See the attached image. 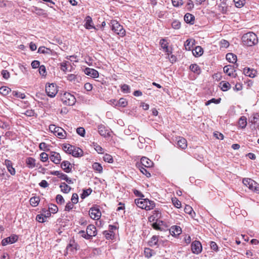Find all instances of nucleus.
I'll list each match as a JSON object with an SVG mask.
<instances>
[{
  "label": "nucleus",
  "instance_id": "f257e3e1",
  "mask_svg": "<svg viewBox=\"0 0 259 259\" xmlns=\"http://www.w3.org/2000/svg\"><path fill=\"white\" fill-rule=\"evenodd\" d=\"M241 40L243 45L248 47L253 46L258 43V38L256 35L252 32H249L243 34Z\"/></svg>",
  "mask_w": 259,
  "mask_h": 259
},
{
  "label": "nucleus",
  "instance_id": "f03ea898",
  "mask_svg": "<svg viewBox=\"0 0 259 259\" xmlns=\"http://www.w3.org/2000/svg\"><path fill=\"white\" fill-rule=\"evenodd\" d=\"M110 25L112 30L116 34L121 37H123L125 35V30L124 29L123 26L116 20H111Z\"/></svg>",
  "mask_w": 259,
  "mask_h": 259
},
{
  "label": "nucleus",
  "instance_id": "7ed1b4c3",
  "mask_svg": "<svg viewBox=\"0 0 259 259\" xmlns=\"http://www.w3.org/2000/svg\"><path fill=\"white\" fill-rule=\"evenodd\" d=\"M61 100L64 104L72 106L76 102L75 97L69 93L65 92L61 97Z\"/></svg>",
  "mask_w": 259,
  "mask_h": 259
},
{
  "label": "nucleus",
  "instance_id": "20e7f679",
  "mask_svg": "<svg viewBox=\"0 0 259 259\" xmlns=\"http://www.w3.org/2000/svg\"><path fill=\"white\" fill-rule=\"evenodd\" d=\"M58 92V88L55 83H47L46 85V93L47 95L51 97H55Z\"/></svg>",
  "mask_w": 259,
  "mask_h": 259
},
{
  "label": "nucleus",
  "instance_id": "39448f33",
  "mask_svg": "<svg viewBox=\"0 0 259 259\" xmlns=\"http://www.w3.org/2000/svg\"><path fill=\"white\" fill-rule=\"evenodd\" d=\"M49 129L59 138L64 139L66 137V132L61 127H57L54 124H51L49 126Z\"/></svg>",
  "mask_w": 259,
  "mask_h": 259
},
{
  "label": "nucleus",
  "instance_id": "423d86ee",
  "mask_svg": "<svg viewBox=\"0 0 259 259\" xmlns=\"http://www.w3.org/2000/svg\"><path fill=\"white\" fill-rule=\"evenodd\" d=\"M202 245L200 241L195 240L191 244V250L193 253L198 254L202 251Z\"/></svg>",
  "mask_w": 259,
  "mask_h": 259
},
{
  "label": "nucleus",
  "instance_id": "0eeeda50",
  "mask_svg": "<svg viewBox=\"0 0 259 259\" xmlns=\"http://www.w3.org/2000/svg\"><path fill=\"white\" fill-rule=\"evenodd\" d=\"M89 215L92 219L98 220L100 218L101 213L99 209L92 207L89 211Z\"/></svg>",
  "mask_w": 259,
  "mask_h": 259
},
{
  "label": "nucleus",
  "instance_id": "6e6552de",
  "mask_svg": "<svg viewBox=\"0 0 259 259\" xmlns=\"http://www.w3.org/2000/svg\"><path fill=\"white\" fill-rule=\"evenodd\" d=\"M18 236L16 235H13L9 237L4 239L2 241V244L3 246H6L9 244H13L18 240Z\"/></svg>",
  "mask_w": 259,
  "mask_h": 259
},
{
  "label": "nucleus",
  "instance_id": "1a4fd4ad",
  "mask_svg": "<svg viewBox=\"0 0 259 259\" xmlns=\"http://www.w3.org/2000/svg\"><path fill=\"white\" fill-rule=\"evenodd\" d=\"M50 160L55 164H59L61 160V155L59 153L52 151L50 156Z\"/></svg>",
  "mask_w": 259,
  "mask_h": 259
},
{
  "label": "nucleus",
  "instance_id": "9d476101",
  "mask_svg": "<svg viewBox=\"0 0 259 259\" xmlns=\"http://www.w3.org/2000/svg\"><path fill=\"white\" fill-rule=\"evenodd\" d=\"M169 232L171 235L177 236L182 233V229L180 226H173L170 227Z\"/></svg>",
  "mask_w": 259,
  "mask_h": 259
},
{
  "label": "nucleus",
  "instance_id": "9b49d317",
  "mask_svg": "<svg viewBox=\"0 0 259 259\" xmlns=\"http://www.w3.org/2000/svg\"><path fill=\"white\" fill-rule=\"evenodd\" d=\"M243 73L245 75L251 78H254L256 76L257 71L250 68H245L243 70Z\"/></svg>",
  "mask_w": 259,
  "mask_h": 259
},
{
  "label": "nucleus",
  "instance_id": "f8f14e48",
  "mask_svg": "<svg viewBox=\"0 0 259 259\" xmlns=\"http://www.w3.org/2000/svg\"><path fill=\"white\" fill-rule=\"evenodd\" d=\"M177 145L182 149H185L187 147V140L183 137H179L177 138Z\"/></svg>",
  "mask_w": 259,
  "mask_h": 259
},
{
  "label": "nucleus",
  "instance_id": "ddd939ff",
  "mask_svg": "<svg viewBox=\"0 0 259 259\" xmlns=\"http://www.w3.org/2000/svg\"><path fill=\"white\" fill-rule=\"evenodd\" d=\"M160 212L158 210H155L153 211V214L149 217V221L152 223L159 221L158 219L160 218Z\"/></svg>",
  "mask_w": 259,
  "mask_h": 259
},
{
  "label": "nucleus",
  "instance_id": "4468645a",
  "mask_svg": "<svg viewBox=\"0 0 259 259\" xmlns=\"http://www.w3.org/2000/svg\"><path fill=\"white\" fill-rule=\"evenodd\" d=\"M135 204L142 209H146L147 203V199L138 198L135 200Z\"/></svg>",
  "mask_w": 259,
  "mask_h": 259
},
{
  "label": "nucleus",
  "instance_id": "2eb2a0df",
  "mask_svg": "<svg viewBox=\"0 0 259 259\" xmlns=\"http://www.w3.org/2000/svg\"><path fill=\"white\" fill-rule=\"evenodd\" d=\"M86 231L88 233V236H90L91 238L97 235V229L94 225H89L87 227Z\"/></svg>",
  "mask_w": 259,
  "mask_h": 259
},
{
  "label": "nucleus",
  "instance_id": "dca6fc26",
  "mask_svg": "<svg viewBox=\"0 0 259 259\" xmlns=\"http://www.w3.org/2000/svg\"><path fill=\"white\" fill-rule=\"evenodd\" d=\"M61 167L67 173L71 172L72 166L68 161H63L61 164Z\"/></svg>",
  "mask_w": 259,
  "mask_h": 259
},
{
  "label": "nucleus",
  "instance_id": "f3484780",
  "mask_svg": "<svg viewBox=\"0 0 259 259\" xmlns=\"http://www.w3.org/2000/svg\"><path fill=\"white\" fill-rule=\"evenodd\" d=\"M84 73L92 77L93 78H97L99 76L98 72L93 68H87L84 70Z\"/></svg>",
  "mask_w": 259,
  "mask_h": 259
},
{
  "label": "nucleus",
  "instance_id": "a211bd4d",
  "mask_svg": "<svg viewBox=\"0 0 259 259\" xmlns=\"http://www.w3.org/2000/svg\"><path fill=\"white\" fill-rule=\"evenodd\" d=\"M5 164L6 165L8 171L11 174V175L13 176L15 175L16 174V171L15 168L13 167L12 161L6 159L5 161Z\"/></svg>",
  "mask_w": 259,
  "mask_h": 259
},
{
  "label": "nucleus",
  "instance_id": "6ab92c4d",
  "mask_svg": "<svg viewBox=\"0 0 259 259\" xmlns=\"http://www.w3.org/2000/svg\"><path fill=\"white\" fill-rule=\"evenodd\" d=\"M98 132L99 134L104 137H106L109 136V131L106 128L104 125L100 124L98 126Z\"/></svg>",
  "mask_w": 259,
  "mask_h": 259
},
{
  "label": "nucleus",
  "instance_id": "aec40b11",
  "mask_svg": "<svg viewBox=\"0 0 259 259\" xmlns=\"http://www.w3.org/2000/svg\"><path fill=\"white\" fill-rule=\"evenodd\" d=\"M141 164L142 166L145 167H150L153 164V162L151 160L147 157H143L141 159Z\"/></svg>",
  "mask_w": 259,
  "mask_h": 259
},
{
  "label": "nucleus",
  "instance_id": "412c9836",
  "mask_svg": "<svg viewBox=\"0 0 259 259\" xmlns=\"http://www.w3.org/2000/svg\"><path fill=\"white\" fill-rule=\"evenodd\" d=\"M85 23L84 24L85 27L88 29H91L92 28H95L93 25V22L92 18L88 16L86 17L85 19Z\"/></svg>",
  "mask_w": 259,
  "mask_h": 259
},
{
  "label": "nucleus",
  "instance_id": "4be33fe9",
  "mask_svg": "<svg viewBox=\"0 0 259 259\" xmlns=\"http://www.w3.org/2000/svg\"><path fill=\"white\" fill-rule=\"evenodd\" d=\"M35 159L32 157H28L26 160L27 166L29 168H33L35 167Z\"/></svg>",
  "mask_w": 259,
  "mask_h": 259
},
{
  "label": "nucleus",
  "instance_id": "5701e85b",
  "mask_svg": "<svg viewBox=\"0 0 259 259\" xmlns=\"http://www.w3.org/2000/svg\"><path fill=\"white\" fill-rule=\"evenodd\" d=\"M72 150L71 155L74 157H80L83 154L82 150L79 148L73 146Z\"/></svg>",
  "mask_w": 259,
  "mask_h": 259
},
{
  "label": "nucleus",
  "instance_id": "b1692460",
  "mask_svg": "<svg viewBox=\"0 0 259 259\" xmlns=\"http://www.w3.org/2000/svg\"><path fill=\"white\" fill-rule=\"evenodd\" d=\"M195 20L194 16L190 13H187L184 16V20L187 23L193 24Z\"/></svg>",
  "mask_w": 259,
  "mask_h": 259
},
{
  "label": "nucleus",
  "instance_id": "393cba45",
  "mask_svg": "<svg viewBox=\"0 0 259 259\" xmlns=\"http://www.w3.org/2000/svg\"><path fill=\"white\" fill-rule=\"evenodd\" d=\"M193 54L195 57H199L203 54V50L200 46H197L192 51Z\"/></svg>",
  "mask_w": 259,
  "mask_h": 259
},
{
  "label": "nucleus",
  "instance_id": "a878e982",
  "mask_svg": "<svg viewBox=\"0 0 259 259\" xmlns=\"http://www.w3.org/2000/svg\"><path fill=\"white\" fill-rule=\"evenodd\" d=\"M163 225V222L161 221H159L157 222H153L152 224V226L155 230L162 231L163 228L162 227Z\"/></svg>",
  "mask_w": 259,
  "mask_h": 259
},
{
  "label": "nucleus",
  "instance_id": "bb28decb",
  "mask_svg": "<svg viewBox=\"0 0 259 259\" xmlns=\"http://www.w3.org/2000/svg\"><path fill=\"white\" fill-rule=\"evenodd\" d=\"M220 87L224 91H227L231 88V84L227 81H222L220 83Z\"/></svg>",
  "mask_w": 259,
  "mask_h": 259
},
{
  "label": "nucleus",
  "instance_id": "cd10ccee",
  "mask_svg": "<svg viewBox=\"0 0 259 259\" xmlns=\"http://www.w3.org/2000/svg\"><path fill=\"white\" fill-rule=\"evenodd\" d=\"M195 40L192 39H188L185 42L184 46L185 49L188 51L191 50L193 46L194 45Z\"/></svg>",
  "mask_w": 259,
  "mask_h": 259
},
{
  "label": "nucleus",
  "instance_id": "c85d7f7f",
  "mask_svg": "<svg viewBox=\"0 0 259 259\" xmlns=\"http://www.w3.org/2000/svg\"><path fill=\"white\" fill-rule=\"evenodd\" d=\"M38 53L44 54L52 55L53 53V51L50 49L46 48L45 47H40L38 49Z\"/></svg>",
  "mask_w": 259,
  "mask_h": 259
},
{
  "label": "nucleus",
  "instance_id": "c756f323",
  "mask_svg": "<svg viewBox=\"0 0 259 259\" xmlns=\"http://www.w3.org/2000/svg\"><path fill=\"white\" fill-rule=\"evenodd\" d=\"M50 174L52 175L56 176L58 178H60L61 180H65L67 177V176L66 174L61 172L60 171L57 170L51 171Z\"/></svg>",
  "mask_w": 259,
  "mask_h": 259
},
{
  "label": "nucleus",
  "instance_id": "7c9ffc66",
  "mask_svg": "<svg viewBox=\"0 0 259 259\" xmlns=\"http://www.w3.org/2000/svg\"><path fill=\"white\" fill-rule=\"evenodd\" d=\"M226 57V59L230 63H235L237 61V56L233 53H228Z\"/></svg>",
  "mask_w": 259,
  "mask_h": 259
},
{
  "label": "nucleus",
  "instance_id": "2f4dec72",
  "mask_svg": "<svg viewBox=\"0 0 259 259\" xmlns=\"http://www.w3.org/2000/svg\"><path fill=\"white\" fill-rule=\"evenodd\" d=\"M189 68L194 73L199 74L201 73V69L196 64H191Z\"/></svg>",
  "mask_w": 259,
  "mask_h": 259
},
{
  "label": "nucleus",
  "instance_id": "473e14b6",
  "mask_svg": "<svg viewBox=\"0 0 259 259\" xmlns=\"http://www.w3.org/2000/svg\"><path fill=\"white\" fill-rule=\"evenodd\" d=\"M160 45L164 51L167 53V54L169 55V50L168 48V42L165 39H162L160 41Z\"/></svg>",
  "mask_w": 259,
  "mask_h": 259
},
{
  "label": "nucleus",
  "instance_id": "72a5a7b5",
  "mask_svg": "<svg viewBox=\"0 0 259 259\" xmlns=\"http://www.w3.org/2000/svg\"><path fill=\"white\" fill-rule=\"evenodd\" d=\"M61 191L65 193H68L71 190V187L67 185L65 182L62 183L60 186Z\"/></svg>",
  "mask_w": 259,
  "mask_h": 259
},
{
  "label": "nucleus",
  "instance_id": "f704fd0d",
  "mask_svg": "<svg viewBox=\"0 0 259 259\" xmlns=\"http://www.w3.org/2000/svg\"><path fill=\"white\" fill-rule=\"evenodd\" d=\"M247 124L246 118L245 116H241L238 121L239 126L242 128H245Z\"/></svg>",
  "mask_w": 259,
  "mask_h": 259
},
{
  "label": "nucleus",
  "instance_id": "c9c22d12",
  "mask_svg": "<svg viewBox=\"0 0 259 259\" xmlns=\"http://www.w3.org/2000/svg\"><path fill=\"white\" fill-rule=\"evenodd\" d=\"M39 200L38 197H32L30 199V204L32 206H36L38 204Z\"/></svg>",
  "mask_w": 259,
  "mask_h": 259
},
{
  "label": "nucleus",
  "instance_id": "e433bc0d",
  "mask_svg": "<svg viewBox=\"0 0 259 259\" xmlns=\"http://www.w3.org/2000/svg\"><path fill=\"white\" fill-rule=\"evenodd\" d=\"M93 168L97 171L98 172L101 173L103 171V167L101 164L98 162H95L92 165Z\"/></svg>",
  "mask_w": 259,
  "mask_h": 259
},
{
  "label": "nucleus",
  "instance_id": "4c0bfd02",
  "mask_svg": "<svg viewBox=\"0 0 259 259\" xmlns=\"http://www.w3.org/2000/svg\"><path fill=\"white\" fill-rule=\"evenodd\" d=\"M11 92V89L7 87H2L0 88V93L4 96L7 95Z\"/></svg>",
  "mask_w": 259,
  "mask_h": 259
},
{
  "label": "nucleus",
  "instance_id": "58836bf2",
  "mask_svg": "<svg viewBox=\"0 0 259 259\" xmlns=\"http://www.w3.org/2000/svg\"><path fill=\"white\" fill-rule=\"evenodd\" d=\"M147 203L146 205V210H149L153 209L155 206V202L153 201L149 200L147 199Z\"/></svg>",
  "mask_w": 259,
  "mask_h": 259
},
{
  "label": "nucleus",
  "instance_id": "ea45409f",
  "mask_svg": "<svg viewBox=\"0 0 259 259\" xmlns=\"http://www.w3.org/2000/svg\"><path fill=\"white\" fill-rule=\"evenodd\" d=\"M73 146L71 145L66 144L63 145V149L65 152L71 154L72 151H73Z\"/></svg>",
  "mask_w": 259,
  "mask_h": 259
},
{
  "label": "nucleus",
  "instance_id": "a19ab883",
  "mask_svg": "<svg viewBox=\"0 0 259 259\" xmlns=\"http://www.w3.org/2000/svg\"><path fill=\"white\" fill-rule=\"evenodd\" d=\"M12 95L16 98H20L22 99H23L25 98V95L24 94L20 93L18 91H13L12 93Z\"/></svg>",
  "mask_w": 259,
  "mask_h": 259
},
{
  "label": "nucleus",
  "instance_id": "79ce46f5",
  "mask_svg": "<svg viewBox=\"0 0 259 259\" xmlns=\"http://www.w3.org/2000/svg\"><path fill=\"white\" fill-rule=\"evenodd\" d=\"M184 211L186 213L189 214L192 217H193V213L195 214V212L193 211L192 207L188 205H186Z\"/></svg>",
  "mask_w": 259,
  "mask_h": 259
},
{
  "label": "nucleus",
  "instance_id": "37998d69",
  "mask_svg": "<svg viewBox=\"0 0 259 259\" xmlns=\"http://www.w3.org/2000/svg\"><path fill=\"white\" fill-rule=\"evenodd\" d=\"M117 106L120 107H124L127 106V102L126 99L124 98H120L117 102Z\"/></svg>",
  "mask_w": 259,
  "mask_h": 259
},
{
  "label": "nucleus",
  "instance_id": "c03bdc74",
  "mask_svg": "<svg viewBox=\"0 0 259 259\" xmlns=\"http://www.w3.org/2000/svg\"><path fill=\"white\" fill-rule=\"evenodd\" d=\"M103 160L105 162H107L108 163H112L113 162V159L112 156L108 154H106L103 157Z\"/></svg>",
  "mask_w": 259,
  "mask_h": 259
},
{
  "label": "nucleus",
  "instance_id": "a18cd8bd",
  "mask_svg": "<svg viewBox=\"0 0 259 259\" xmlns=\"http://www.w3.org/2000/svg\"><path fill=\"white\" fill-rule=\"evenodd\" d=\"M92 190L91 188H89L86 190H83L82 193L81 194V198L82 199L85 198L86 197L88 196L92 192Z\"/></svg>",
  "mask_w": 259,
  "mask_h": 259
},
{
  "label": "nucleus",
  "instance_id": "49530a36",
  "mask_svg": "<svg viewBox=\"0 0 259 259\" xmlns=\"http://www.w3.org/2000/svg\"><path fill=\"white\" fill-rule=\"evenodd\" d=\"M233 1L237 8L242 7L245 3V0H233Z\"/></svg>",
  "mask_w": 259,
  "mask_h": 259
},
{
  "label": "nucleus",
  "instance_id": "de8ad7c7",
  "mask_svg": "<svg viewBox=\"0 0 259 259\" xmlns=\"http://www.w3.org/2000/svg\"><path fill=\"white\" fill-rule=\"evenodd\" d=\"M49 209L50 212L53 213H55L58 211V208L56 205L50 204L49 206Z\"/></svg>",
  "mask_w": 259,
  "mask_h": 259
},
{
  "label": "nucleus",
  "instance_id": "09e8293b",
  "mask_svg": "<svg viewBox=\"0 0 259 259\" xmlns=\"http://www.w3.org/2000/svg\"><path fill=\"white\" fill-rule=\"evenodd\" d=\"M224 71L229 76H231L233 74V69L230 68L229 66H225L224 67Z\"/></svg>",
  "mask_w": 259,
  "mask_h": 259
},
{
  "label": "nucleus",
  "instance_id": "8fccbe9b",
  "mask_svg": "<svg viewBox=\"0 0 259 259\" xmlns=\"http://www.w3.org/2000/svg\"><path fill=\"white\" fill-rule=\"evenodd\" d=\"M171 26L175 29H179L181 27V23L178 20H175L172 22Z\"/></svg>",
  "mask_w": 259,
  "mask_h": 259
},
{
  "label": "nucleus",
  "instance_id": "3c124183",
  "mask_svg": "<svg viewBox=\"0 0 259 259\" xmlns=\"http://www.w3.org/2000/svg\"><path fill=\"white\" fill-rule=\"evenodd\" d=\"M221 100V98H219L218 99H215L214 98L211 99V100H208L205 103V105L207 106L209 105L210 103H213L215 104H219L220 103Z\"/></svg>",
  "mask_w": 259,
  "mask_h": 259
},
{
  "label": "nucleus",
  "instance_id": "603ef678",
  "mask_svg": "<svg viewBox=\"0 0 259 259\" xmlns=\"http://www.w3.org/2000/svg\"><path fill=\"white\" fill-rule=\"evenodd\" d=\"M56 202L58 204H62L64 203L65 201L61 195L58 194L56 197Z\"/></svg>",
  "mask_w": 259,
  "mask_h": 259
},
{
  "label": "nucleus",
  "instance_id": "864d4df0",
  "mask_svg": "<svg viewBox=\"0 0 259 259\" xmlns=\"http://www.w3.org/2000/svg\"><path fill=\"white\" fill-rule=\"evenodd\" d=\"M172 202L174 206L177 208H180L181 206V202L177 198H174L172 199Z\"/></svg>",
  "mask_w": 259,
  "mask_h": 259
},
{
  "label": "nucleus",
  "instance_id": "5fc2aeb1",
  "mask_svg": "<svg viewBox=\"0 0 259 259\" xmlns=\"http://www.w3.org/2000/svg\"><path fill=\"white\" fill-rule=\"evenodd\" d=\"M70 64L69 62L68 61H64L60 63L61 66V70L65 71L67 70V66L68 64Z\"/></svg>",
  "mask_w": 259,
  "mask_h": 259
},
{
  "label": "nucleus",
  "instance_id": "6e6d98bb",
  "mask_svg": "<svg viewBox=\"0 0 259 259\" xmlns=\"http://www.w3.org/2000/svg\"><path fill=\"white\" fill-rule=\"evenodd\" d=\"M172 4L174 7H178L183 4V0H171Z\"/></svg>",
  "mask_w": 259,
  "mask_h": 259
},
{
  "label": "nucleus",
  "instance_id": "4d7b16f0",
  "mask_svg": "<svg viewBox=\"0 0 259 259\" xmlns=\"http://www.w3.org/2000/svg\"><path fill=\"white\" fill-rule=\"evenodd\" d=\"M140 170L144 175H145L147 177L149 178L151 177L150 173L143 166L140 167Z\"/></svg>",
  "mask_w": 259,
  "mask_h": 259
},
{
  "label": "nucleus",
  "instance_id": "13d9d810",
  "mask_svg": "<svg viewBox=\"0 0 259 259\" xmlns=\"http://www.w3.org/2000/svg\"><path fill=\"white\" fill-rule=\"evenodd\" d=\"M38 68L40 74L42 76H45L46 75V67L44 65H40Z\"/></svg>",
  "mask_w": 259,
  "mask_h": 259
},
{
  "label": "nucleus",
  "instance_id": "bf43d9fd",
  "mask_svg": "<svg viewBox=\"0 0 259 259\" xmlns=\"http://www.w3.org/2000/svg\"><path fill=\"white\" fill-rule=\"evenodd\" d=\"M73 204H76L78 201V196L76 193H73L71 199Z\"/></svg>",
  "mask_w": 259,
  "mask_h": 259
},
{
  "label": "nucleus",
  "instance_id": "052dcab7",
  "mask_svg": "<svg viewBox=\"0 0 259 259\" xmlns=\"http://www.w3.org/2000/svg\"><path fill=\"white\" fill-rule=\"evenodd\" d=\"M40 158L41 161L46 162L48 160V155L45 152H42L40 155Z\"/></svg>",
  "mask_w": 259,
  "mask_h": 259
},
{
  "label": "nucleus",
  "instance_id": "680f3d73",
  "mask_svg": "<svg viewBox=\"0 0 259 259\" xmlns=\"http://www.w3.org/2000/svg\"><path fill=\"white\" fill-rule=\"evenodd\" d=\"M79 234L84 238L86 239H90L91 237L90 236H88V233L86 232L84 230H81L79 232Z\"/></svg>",
  "mask_w": 259,
  "mask_h": 259
},
{
  "label": "nucleus",
  "instance_id": "e2e57ef3",
  "mask_svg": "<svg viewBox=\"0 0 259 259\" xmlns=\"http://www.w3.org/2000/svg\"><path fill=\"white\" fill-rule=\"evenodd\" d=\"M121 90L125 93H128L130 92V88L128 85L124 84L122 85Z\"/></svg>",
  "mask_w": 259,
  "mask_h": 259
},
{
  "label": "nucleus",
  "instance_id": "0e129e2a",
  "mask_svg": "<svg viewBox=\"0 0 259 259\" xmlns=\"http://www.w3.org/2000/svg\"><path fill=\"white\" fill-rule=\"evenodd\" d=\"M77 133L81 136V137H84L85 135V130L83 127H78L76 129Z\"/></svg>",
  "mask_w": 259,
  "mask_h": 259
},
{
  "label": "nucleus",
  "instance_id": "69168bd1",
  "mask_svg": "<svg viewBox=\"0 0 259 259\" xmlns=\"http://www.w3.org/2000/svg\"><path fill=\"white\" fill-rule=\"evenodd\" d=\"M31 65L34 69L37 68L40 66V62L37 60H34L31 62Z\"/></svg>",
  "mask_w": 259,
  "mask_h": 259
},
{
  "label": "nucleus",
  "instance_id": "338daca9",
  "mask_svg": "<svg viewBox=\"0 0 259 259\" xmlns=\"http://www.w3.org/2000/svg\"><path fill=\"white\" fill-rule=\"evenodd\" d=\"M1 74L5 79H7L10 77V73L6 70H3L1 72Z\"/></svg>",
  "mask_w": 259,
  "mask_h": 259
},
{
  "label": "nucleus",
  "instance_id": "774afa93",
  "mask_svg": "<svg viewBox=\"0 0 259 259\" xmlns=\"http://www.w3.org/2000/svg\"><path fill=\"white\" fill-rule=\"evenodd\" d=\"M36 220L39 223H43L45 222L44 215L43 214H38L36 217Z\"/></svg>",
  "mask_w": 259,
  "mask_h": 259
}]
</instances>
